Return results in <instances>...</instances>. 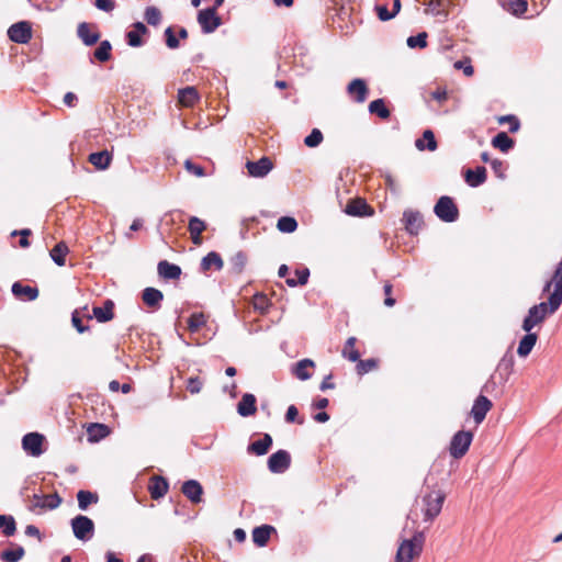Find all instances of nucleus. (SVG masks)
<instances>
[{
  "mask_svg": "<svg viewBox=\"0 0 562 562\" xmlns=\"http://www.w3.org/2000/svg\"><path fill=\"white\" fill-rule=\"evenodd\" d=\"M425 542L424 531H415L412 538L403 539L397 548L395 561L411 562L422 554Z\"/></svg>",
  "mask_w": 562,
  "mask_h": 562,
  "instance_id": "nucleus-1",
  "label": "nucleus"
},
{
  "mask_svg": "<svg viewBox=\"0 0 562 562\" xmlns=\"http://www.w3.org/2000/svg\"><path fill=\"white\" fill-rule=\"evenodd\" d=\"M560 306L561 305H557L553 307L550 297L548 299V302H541L531 306L522 321L521 328L526 333L531 331L535 326L544 322L548 315L555 313Z\"/></svg>",
  "mask_w": 562,
  "mask_h": 562,
  "instance_id": "nucleus-2",
  "label": "nucleus"
},
{
  "mask_svg": "<svg viewBox=\"0 0 562 562\" xmlns=\"http://www.w3.org/2000/svg\"><path fill=\"white\" fill-rule=\"evenodd\" d=\"M515 366V357L510 349H508L503 358L499 360L495 373L491 376V379L483 386V391L490 392V387L496 385L497 381L501 384H504L508 381L510 374L514 371Z\"/></svg>",
  "mask_w": 562,
  "mask_h": 562,
  "instance_id": "nucleus-3",
  "label": "nucleus"
},
{
  "mask_svg": "<svg viewBox=\"0 0 562 562\" xmlns=\"http://www.w3.org/2000/svg\"><path fill=\"white\" fill-rule=\"evenodd\" d=\"M446 495L441 491H431L423 496L424 520L432 521L442 508Z\"/></svg>",
  "mask_w": 562,
  "mask_h": 562,
  "instance_id": "nucleus-4",
  "label": "nucleus"
},
{
  "mask_svg": "<svg viewBox=\"0 0 562 562\" xmlns=\"http://www.w3.org/2000/svg\"><path fill=\"white\" fill-rule=\"evenodd\" d=\"M436 216L446 223H453L459 218V209L451 196L442 195L434 206Z\"/></svg>",
  "mask_w": 562,
  "mask_h": 562,
  "instance_id": "nucleus-5",
  "label": "nucleus"
},
{
  "mask_svg": "<svg viewBox=\"0 0 562 562\" xmlns=\"http://www.w3.org/2000/svg\"><path fill=\"white\" fill-rule=\"evenodd\" d=\"M473 432L469 430H459L457 431L450 441L449 445V453L454 459H460L464 457L472 443Z\"/></svg>",
  "mask_w": 562,
  "mask_h": 562,
  "instance_id": "nucleus-6",
  "label": "nucleus"
},
{
  "mask_svg": "<svg viewBox=\"0 0 562 562\" xmlns=\"http://www.w3.org/2000/svg\"><path fill=\"white\" fill-rule=\"evenodd\" d=\"M74 536L80 541H89L94 535V522L85 515H77L70 520Z\"/></svg>",
  "mask_w": 562,
  "mask_h": 562,
  "instance_id": "nucleus-7",
  "label": "nucleus"
},
{
  "mask_svg": "<svg viewBox=\"0 0 562 562\" xmlns=\"http://www.w3.org/2000/svg\"><path fill=\"white\" fill-rule=\"evenodd\" d=\"M552 284H554V290L549 297L552 306L555 307L562 304V260L557 265L552 278L546 282L542 292H550Z\"/></svg>",
  "mask_w": 562,
  "mask_h": 562,
  "instance_id": "nucleus-8",
  "label": "nucleus"
},
{
  "mask_svg": "<svg viewBox=\"0 0 562 562\" xmlns=\"http://www.w3.org/2000/svg\"><path fill=\"white\" fill-rule=\"evenodd\" d=\"M198 22L204 34L213 33L222 25V19L215 12V8H206L198 13Z\"/></svg>",
  "mask_w": 562,
  "mask_h": 562,
  "instance_id": "nucleus-9",
  "label": "nucleus"
},
{
  "mask_svg": "<svg viewBox=\"0 0 562 562\" xmlns=\"http://www.w3.org/2000/svg\"><path fill=\"white\" fill-rule=\"evenodd\" d=\"M45 442V436L40 432H27L22 438L23 450L32 457H40L44 453L43 445Z\"/></svg>",
  "mask_w": 562,
  "mask_h": 562,
  "instance_id": "nucleus-10",
  "label": "nucleus"
},
{
  "mask_svg": "<svg viewBox=\"0 0 562 562\" xmlns=\"http://www.w3.org/2000/svg\"><path fill=\"white\" fill-rule=\"evenodd\" d=\"M267 465L271 473H283L291 465V454L286 450L280 449L268 458Z\"/></svg>",
  "mask_w": 562,
  "mask_h": 562,
  "instance_id": "nucleus-11",
  "label": "nucleus"
},
{
  "mask_svg": "<svg viewBox=\"0 0 562 562\" xmlns=\"http://www.w3.org/2000/svg\"><path fill=\"white\" fill-rule=\"evenodd\" d=\"M9 38L18 44H25L32 38V26L27 21L12 24L8 30Z\"/></svg>",
  "mask_w": 562,
  "mask_h": 562,
  "instance_id": "nucleus-12",
  "label": "nucleus"
},
{
  "mask_svg": "<svg viewBox=\"0 0 562 562\" xmlns=\"http://www.w3.org/2000/svg\"><path fill=\"white\" fill-rule=\"evenodd\" d=\"M345 213L355 217H368L374 214V209L364 199L355 198L348 201Z\"/></svg>",
  "mask_w": 562,
  "mask_h": 562,
  "instance_id": "nucleus-13",
  "label": "nucleus"
},
{
  "mask_svg": "<svg viewBox=\"0 0 562 562\" xmlns=\"http://www.w3.org/2000/svg\"><path fill=\"white\" fill-rule=\"evenodd\" d=\"M402 222L405 231L412 235H418L424 225V218L419 211L407 209L403 212Z\"/></svg>",
  "mask_w": 562,
  "mask_h": 562,
  "instance_id": "nucleus-14",
  "label": "nucleus"
},
{
  "mask_svg": "<svg viewBox=\"0 0 562 562\" xmlns=\"http://www.w3.org/2000/svg\"><path fill=\"white\" fill-rule=\"evenodd\" d=\"M77 35L86 46L95 45L101 37L97 25L87 22L79 23L77 27Z\"/></svg>",
  "mask_w": 562,
  "mask_h": 562,
  "instance_id": "nucleus-15",
  "label": "nucleus"
},
{
  "mask_svg": "<svg viewBox=\"0 0 562 562\" xmlns=\"http://www.w3.org/2000/svg\"><path fill=\"white\" fill-rule=\"evenodd\" d=\"M246 168L249 176L254 178H263L272 170L273 164L269 157L263 156L257 161L248 160L246 162Z\"/></svg>",
  "mask_w": 562,
  "mask_h": 562,
  "instance_id": "nucleus-16",
  "label": "nucleus"
},
{
  "mask_svg": "<svg viewBox=\"0 0 562 562\" xmlns=\"http://www.w3.org/2000/svg\"><path fill=\"white\" fill-rule=\"evenodd\" d=\"M347 93L357 103H363L369 94V88L364 79L356 78L347 86Z\"/></svg>",
  "mask_w": 562,
  "mask_h": 562,
  "instance_id": "nucleus-17",
  "label": "nucleus"
},
{
  "mask_svg": "<svg viewBox=\"0 0 562 562\" xmlns=\"http://www.w3.org/2000/svg\"><path fill=\"white\" fill-rule=\"evenodd\" d=\"M492 407V401L488 400L486 396L480 394L474 400L470 414L473 417L474 422L479 425L483 423V420L486 417V414L491 411Z\"/></svg>",
  "mask_w": 562,
  "mask_h": 562,
  "instance_id": "nucleus-18",
  "label": "nucleus"
},
{
  "mask_svg": "<svg viewBox=\"0 0 562 562\" xmlns=\"http://www.w3.org/2000/svg\"><path fill=\"white\" fill-rule=\"evenodd\" d=\"M181 492L192 504H200L203 501V486L196 480L191 479L184 481L181 486Z\"/></svg>",
  "mask_w": 562,
  "mask_h": 562,
  "instance_id": "nucleus-19",
  "label": "nucleus"
},
{
  "mask_svg": "<svg viewBox=\"0 0 562 562\" xmlns=\"http://www.w3.org/2000/svg\"><path fill=\"white\" fill-rule=\"evenodd\" d=\"M169 490V482L161 475H153L149 479L148 492L150 497L155 501L162 498Z\"/></svg>",
  "mask_w": 562,
  "mask_h": 562,
  "instance_id": "nucleus-20",
  "label": "nucleus"
},
{
  "mask_svg": "<svg viewBox=\"0 0 562 562\" xmlns=\"http://www.w3.org/2000/svg\"><path fill=\"white\" fill-rule=\"evenodd\" d=\"M143 303L151 311H158L164 301V293L153 286H147L142 292Z\"/></svg>",
  "mask_w": 562,
  "mask_h": 562,
  "instance_id": "nucleus-21",
  "label": "nucleus"
},
{
  "mask_svg": "<svg viewBox=\"0 0 562 562\" xmlns=\"http://www.w3.org/2000/svg\"><path fill=\"white\" fill-rule=\"evenodd\" d=\"M11 292L16 299L25 301H35L40 295L37 286L25 285L20 281L12 284Z\"/></svg>",
  "mask_w": 562,
  "mask_h": 562,
  "instance_id": "nucleus-22",
  "label": "nucleus"
},
{
  "mask_svg": "<svg viewBox=\"0 0 562 562\" xmlns=\"http://www.w3.org/2000/svg\"><path fill=\"white\" fill-rule=\"evenodd\" d=\"M149 33V30L143 22H135L133 24V30L126 32L125 38L126 43L131 47H140L144 45V41L142 38L143 35Z\"/></svg>",
  "mask_w": 562,
  "mask_h": 562,
  "instance_id": "nucleus-23",
  "label": "nucleus"
},
{
  "mask_svg": "<svg viewBox=\"0 0 562 562\" xmlns=\"http://www.w3.org/2000/svg\"><path fill=\"white\" fill-rule=\"evenodd\" d=\"M464 181L471 188H477L483 184L487 179L486 168L483 166H477L475 169H465L463 172Z\"/></svg>",
  "mask_w": 562,
  "mask_h": 562,
  "instance_id": "nucleus-24",
  "label": "nucleus"
},
{
  "mask_svg": "<svg viewBox=\"0 0 562 562\" xmlns=\"http://www.w3.org/2000/svg\"><path fill=\"white\" fill-rule=\"evenodd\" d=\"M273 443V439L271 435L263 434L262 438L256 441H252L247 447V453L254 454V456H265L269 452Z\"/></svg>",
  "mask_w": 562,
  "mask_h": 562,
  "instance_id": "nucleus-25",
  "label": "nucleus"
},
{
  "mask_svg": "<svg viewBox=\"0 0 562 562\" xmlns=\"http://www.w3.org/2000/svg\"><path fill=\"white\" fill-rule=\"evenodd\" d=\"M315 368V362L312 359H302L291 367V373L301 381H306L312 378L313 373L310 369Z\"/></svg>",
  "mask_w": 562,
  "mask_h": 562,
  "instance_id": "nucleus-26",
  "label": "nucleus"
},
{
  "mask_svg": "<svg viewBox=\"0 0 562 562\" xmlns=\"http://www.w3.org/2000/svg\"><path fill=\"white\" fill-rule=\"evenodd\" d=\"M206 229V223L198 216H191L189 218L188 231L192 243L196 246L202 245L203 238L202 233Z\"/></svg>",
  "mask_w": 562,
  "mask_h": 562,
  "instance_id": "nucleus-27",
  "label": "nucleus"
},
{
  "mask_svg": "<svg viewBox=\"0 0 562 562\" xmlns=\"http://www.w3.org/2000/svg\"><path fill=\"white\" fill-rule=\"evenodd\" d=\"M115 304L111 299L103 301L102 306H93L92 313L99 323H106L114 318Z\"/></svg>",
  "mask_w": 562,
  "mask_h": 562,
  "instance_id": "nucleus-28",
  "label": "nucleus"
},
{
  "mask_svg": "<svg viewBox=\"0 0 562 562\" xmlns=\"http://www.w3.org/2000/svg\"><path fill=\"white\" fill-rule=\"evenodd\" d=\"M277 529L271 525H261L252 529L251 536L254 543L262 548L267 546L272 533H276Z\"/></svg>",
  "mask_w": 562,
  "mask_h": 562,
  "instance_id": "nucleus-29",
  "label": "nucleus"
},
{
  "mask_svg": "<svg viewBox=\"0 0 562 562\" xmlns=\"http://www.w3.org/2000/svg\"><path fill=\"white\" fill-rule=\"evenodd\" d=\"M257 412V398L251 393H245L241 400L237 404V413L241 417H249L255 415Z\"/></svg>",
  "mask_w": 562,
  "mask_h": 562,
  "instance_id": "nucleus-30",
  "label": "nucleus"
},
{
  "mask_svg": "<svg viewBox=\"0 0 562 562\" xmlns=\"http://www.w3.org/2000/svg\"><path fill=\"white\" fill-rule=\"evenodd\" d=\"M157 271L160 278L165 280H178L182 273L181 268L171 263L167 260H161L158 262Z\"/></svg>",
  "mask_w": 562,
  "mask_h": 562,
  "instance_id": "nucleus-31",
  "label": "nucleus"
},
{
  "mask_svg": "<svg viewBox=\"0 0 562 562\" xmlns=\"http://www.w3.org/2000/svg\"><path fill=\"white\" fill-rule=\"evenodd\" d=\"M199 100V91L193 86H188L178 90V102L182 106H193Z\"/></svg>",
  "mask_w": 562,
  "mask_h": 562,
  "instance_id": "nucleus-32",
  "label": "nucleus"
},
{
  "mask_svg": "<svg viewBox=\"0 0 562 562\" xmlns=\"http://www.w3.org/2000/svg\"><path fill=\"white\" fill-rule=\"evenodd\" d=\"M112 154L106 149L91 153L88 157V161L98 170L108 169L112 162Z\"/></svg>",
  "mask_w": 562,
  "mask_h": 562,
  "instance_id": "nucleus-33",
  "label": "nucleus"
},
{
  "mask_svg": "<svg viewBox=\"0 0 562 562\" xmlns=\"http://www.w3.org/2000/svg\"><path fill=\"white\" fill-rule=\"evenodd\" d=\"M224 266L221 255L216 251H210L200 262V272H207L212 268L220 271Z\"/></svg>",
  "mask_w": 562,
  "mask_h": 562,
  "instance_id": "nucleus-34",
  "label": "nucleus"
},
{
  "mask_svg": "<svg viewBox=\"0 0 562 562\" xmlns=\"http://www.w3.org/2000/svg\"><path fill=\"white\" fill-rule=\"evenodd\" d=\"M415 146L420 151H435L438 148V143L434 132L431 130H425L423 132V137L415 140Z\"/></svg>",
  "mask_w": 562,
  "mask_h": 562,
  "instance_id": "nucleus-35",
  "label": "nucleus"
},
{
  "mask_svg": "<svg viewBox=\"0 0 562 562\" xmlns=\"http://www.w3.org/2000/svg\"><path fill=\"white\" fill-rule=\"evenodd\" d=\"M110 434V427L105 424L92 423L87 429L89 442H98Z\"/></svg>",
  "mask_w": 562,
  "mask_h": 562,
  "instance_id": "nucleus-36",
  "label": "nucleus"
},
{
  "mask_svg": "<svg viewBox=\"0 0 562 562\" xmlns=\"http://www.w3.org/2000/svg\"><path fill=\"white\" fill-rule=\"evenodd\" d=\"M538 340V334L537 333H526V335L520 339L517 353L521 358H526L530 355L531 350L533 349L536 342Z\"/></svg>",
  "mask_w": 562,
  "mask_h": 562,
  "instance_id": "nucleus-37",
  "label": "nucleus"
},
{
  "mask_svg": "<svg viewBox=\"0 0 562 562\" xmlns=\"http://www.w3.org/2000/svg\"><path fill=\"white\" fill-rule=\"evenodd\" d=\"M69 254L68 245L65 241L57 243L49 251L52 260L58 266L66 265V256Z\"/></svg>",
  "mask_w": 562,
  "mask_h": 562,
  "instance_id": "nucleus-38",
  "label": "nucleus"
},
{
  "mask_svg": "<svg viewBox=\"0 0 562 562\" xmlns=\"http://www.w3.org/2000/svg\"><path fill=\"white\" fill-rule=\"evenodd\" d=\"M502 8L513 15L519 16L527 11V0H498Z\"/></svg>",
  "mask_w": 562,
  "mask_h": 562,
  "instance_id": "nucleus-39",
  "label": "nucleus"
},
{
  "mask_svg": "<svg viewBox=\"0 0 562 562\" xmlns=\"http://www.w3.org/2000/svg\"><path fill=\"white\" fill-rule=\"evenodd\" d=\"M491 143L494 148H497L503 153L509 151L515 146V140L512 137H509L505 132L497 133L492 138Z\"/></svg>",
  "mask_w": 562,
  "mask_h": 562,
  "instance_id": "nucleus-40",
  "label": "nucleus"
},
{
  "mask_svg": "<svg viewBox=\"0 0 562 562\" xmlns=\"http://www.w3.org/2000/svg\"><path fill=\"white\" fill-rule=\"evenodd\" d=\"M369 112L370 114L376 115L382 120H389L391 116V111L386 106L385 100L382 98L370 102Z\"/></svg>",
  "mask_w": 562,
  "mask_h": 562,
  "instance_id": "nucleus-41",
  "label": "nucleus"
},
{
  "mask_svg": "<svg viewBox=\"0 0 562 562\" xmlns=\"http://www.w3.org/2000/svg\"><path fill=\"white\" fill-rule=\"evenodd\" d=\"M12 548L5 549L0 553L2 562H19L25 554L22 546L11 543Z\"/></svg>",
  "mask_w": 562,
  "mask_h": 562,
  "instance_id": "nucleus-42",
  "label": "nucleus"
},
{
  "mask_svg": "<svg viewBox=\"0 0 562 562\" xmlns=\"http://www.w3.org/2000/svg\"><path fill=\"white\" fill-rule=\"evenodd\" d=\"M77 501L78 507L81 510H87L90 505L97 504L99 502V495L95 492L80 490L77 493Z\"/></svg>",
  "mask_w": 562,
  "mask_h": 562,
  "instance_id": "nucleus-43",
  "label": "nucleus"
},
{
  "mask_svg": "<svg viewBox=\"0 0 562 562\" xmlns=\"http://www.w3.org/2000/svg\"><path fill=\"white\" fill-rule=\"evenodd\" d=\"M61 502H63V498L59 496V494L57 492H55L49 495H44L43 502L34 503V505L31 509H34V508L55 509L61 504Z\"/></svg>",
  "mask_w": 562,
  "mask_h": 562,
  "instance_id": "nucleus-44",
  "label": "nucleus"
},
{
  "mask_svg": "<svg viewBox=\"0 0 562 562\" xmlns=\"http://www.w3.org/2000/svg\"><path fill=\"white\" fill-rule=\"evenodd\" d=\"M295 276L297 277V279L286 278V280H285V283L290 288H295V286H299V285L300 286L305 285L308 282L310 269L306 268V267H303L302 269H296L295 270Z\"/></svg>",
  "mask_w": 562,
  "mask_h": 562,
  "instance_id": "nucleus-45",
  "label": "nucleus"
},
{
  "mask_svg": "<svg viewBox=\"0 0 562 562\" xmlns=\"http://www.w3.org/2000/svg\"><path fill=\"white\" fill-rule=\"evenodd\" d=\"M0 529L5 537H11L16 531V522L11 515H0Z\"/></svg>",
  "mask_w": 562,
  "mask_h": 562,
  "instance_id": "nucleus-46",
  "label": "nucleus"
},
{
  "mask_svg": "<svg viewBox=\"0 0 562 562\" xmlns=\"http://www.w3.org/2000/svg\"><path fill=\"white\" fill-rule=\"evenodd\" d=\"M112 45L108 40L102 41L93 53V56L100 63H105L111 59Z\"/></svg>",
  "mask_w": 562,
  "mask_h": 562,
  "instance_id": "nucleus-47",
  "label": "nucleus"
},
{
  "mask_svg": "<svg viewBox=\"0 0 562 562\" xmlns=\"http://www.w3.org/2000/svg\"><path fill=\"white\" fill-rule=\"evenodd\" d=\"M247 255L245 251H237L231 259L229 263L232 266V272L236 274H240L244 271V268L247 263Z\"/></svg>",
  "mask_w": 562,
  "mask_h": 562,
  "instance_id": "nucleus-48",
  "label": "nucleus"
},
{
  "mask_svg": "<svg viewBox=\"0 0 562 562\" xmlns=\"http://www.w3.org/2000/svg\"><path fill=\"white\" fill-rule=\"evenodd\" d=\"M297 221L292 216H281L277 222V228L281 233H294L297 229Z\"/></svg>",
  "mask_w": 562,
  "mask_h": 562,
  "instance_id": "nucleus-49",
  "label": "nucleus"
},
{
  "mask_svg": "<svg viewBox=\"0 0 562 562\" xmlns=\"http://www.w3.org/2000/svg\"><path fill=\"white\" fill-rule=\"evenodd\" d=\"M356 341V337H349L342 349V357L351 362H356L360 358V352L355 349Z\"/></svg>",
  "mask_w": 562,
  "mask_h": 562,
  "instance_id": "nucleus-50",
  "label": "nucleus"
},
{
  "mask_svg": "<svg viewBox=\"0 0 562 562\" xmlns=\"http://www.w3.org/2000/svg\"><path fill=\"white\" fill-rule=\"evenodd\" d=\"M252 305L256 311H258L261 315L268 313L269 307L271 306L270 300L263 293H257L254 295Z\"/></svg>",
  "mask_w": 562,
  "mask_h": 562,
  "instance_id": "nucleus-51",
  "label": "nucleus"
},
{
  "mask_svg": "<svg viewBox=\"0 0 562 562\" xmlns=\"http://www.w3.org/2000/svg\"><path fill=\"white\" fill-rule=\"evenodd\" d=\"M146 22L151 26H158L161 23V12L157 7H147L144 13Z\"/></svg>",
  "mask_w": 562,
  "mask_h": 562,
  "instance_id": "nucleus-52",
  "label": "nucleus"
},
{
  "mask_svg": "<svg viewBox=\"0 0 562 562\" xmlns=\"http://www.w3.org/2000/svg\"><path fill=\"white\" fill-rule=\"evenodd\" d=\"M165 44L169 49H177L180 47V41L176 35V26H168L164 32Z\"/></svg>",
  "mask_w": 562,
  "mask_h": 562,
  "instance_id": "nucleus-53",
  "label": "nucleus"
},
{
  "mask_svg": "<svg viewBox=\"0 0 562 562\" xmlns=\"http://www.w3.org/2000/svg\"><path fill=\"white\" fill-rule=\"evenodd\" d=\"M206 323V317L203 313H193L188 319V329L191 333H198Z\"/></svg>",
  "mask_w": 562,
  "mask_h": 562,
  "instance_id": "nucleus-54",
  "label": "nucleus"
},
{
  "mask_svg": "<svg viewBox=\"0 0 562 562\" xmlns=\"http://www.w3.org/2000/svg\"><path fill=\"white\" fill-rule=\"evenodd\" d=\"M356 362H357L356 371L359 375H363V374L370 372L371 370L378 368V364H379V360L374 359V358H370V359H366V360H361L359 358V360Z\"/></svg>",
  "mask_w": 562,
  "mask_h": 562,
  "instance_id": "nucleus-55",
  "label": "nucleus"
},
{
  "mask_svg": "<svg viewBox=\"0 0 562 562\" xmlns=\"http://www.w3.org/2000/svg\"><path fill=\"white\" fill-rule=\"evenodd\" d=\"M324 136L321 130L313 128L311 133L304 138V145L310 148H315L323 142Z\"/></svg>",
  "mask_w": 562,
  "mask_h": 562,
  "instance_id": "nucleus-56",
  "label": "nucleus"
},
{
  "mask_svg": "<svg viewBox=\"0 0 562 562\" xmlns=\"http://www.w3.org/2000/svg\"><path fill=\"white\" fill-rule=\"evenodd\" d=\"M445 0H430L427 3L426 12H431L438 16H448V12L443 9Z\"/></svg>",
  "mask_w": 562,
  "mask_h": 562,
  "instance_id": "nucleus-57",
  "label": "nucleus"
},
{
  "mask_svg": "<svg viewBox=\"0 0 562 562\" xmlns=\"http://www.w3.org/2000/svg\"><path fill=\"white\" fill-rule=\"evenodd\" d=\"M497 121H498L499 124L507 123V125H509V132L510 133H516L520 128V121L514 114L502 115V116H499L497 119Z\"/></svg>",
  "mask_w": 562,
  "mask_h": 562,
  "instance_id": "nucleus-58",
  "label": "nucleus"
},
{
  "mask_svg": "<svg viewBox=\"0 0 562 562\" xmlns=\"http://www.w3.org/2000/svg\"><path fill=\"white\" fill-rule=\"evenodd\" d=\"M407 46L409 48H425L427 46V33L420 32L415 36L407 38Z\"/></svg>",
  "mask_w": 562,
  "mask_h": 562,
  "instance_id": "nucleus-59",
  "label": "nucleus"
},
{
  "mask_svg": "<svg viewBox=\"0 0 562 562\" xmlns=\"http://www.w3.org/2000/svg\"><path fill=\"white\" fill-rule=\"evenodd\" d=\"M284 420L288 423V424H293V423H296L299 425H303L304 424V418L303 417H299V409L295 405H290L285 412V415H284Z\"/></svg>",
  "mask_w": 562,
  "mask_h": 562,
  "instance_id": "nucleus-60",
  "label": "nucleus"
},
{
  "mask_svg": "<svg viewBox=\"0 0 562 562\" xmlns=\"http://www.w3.org/2000/svg\"><path fill=\"white\" fill-rule=\"evenodd\" d=\"M491 167L497 178H499V179L506 178V173H505V171L507 170L506 162H504L501 159L495 158V159L491 160Z\"/></svg>",
  "mask_w": 562,
  "mask_h": 562,
  "instance_id": "nucleus-61",
  "label": "nucleus"
},
{
  "mask_svg": "<svg viewBox=\"0 0 562 562\" xmlns=\"http://www.w3.org/2000/svg\"><path fill=\"white\" fill-rule=\"evenodd\" d=\"M374 10L376 12L379 20L383 22L390 21L393 18H395L394 13L392 11H389L386 4L376 3Z\"/></svg>",
  "mask_w": 562,
  "mask_h": 562,
  "instance_id": "nucleus-62",
  "label": "nucleus"
},
{
  "mask_svg": "<svg viewBox=\"0 0 562 562\" xmlns=\"http://www.w3.org/2000/svg\"><path fill=\"white\" fill-rule=\"evenodd\" d=\"M184 168L188 172L196 176V177H204L205 176V169L203 166L198 165L193 162L190 159H187L184 162Z\"/></svg>",
  "mask_w": 562,
  "mask_h": 562,
  "instance_id": "nucleus-63",
  "label": "nucleus"
},
{
  "mask_svg": "<svg viewBox=\"0 0 562 562\" xmlns=\"http://www.w3.org/2000/svg\"><path fill=\"white\" fill-rule=\"evenodd\" d=\"M203 381L199 376H191L187 381V390L191 394H198L202 390Z\"/></svg>",
  "mask_w": 562,
  "mask_h": 562,
  "instance_id": "nucleus-64",
  "label": "nucleus"
}]
</instances>
